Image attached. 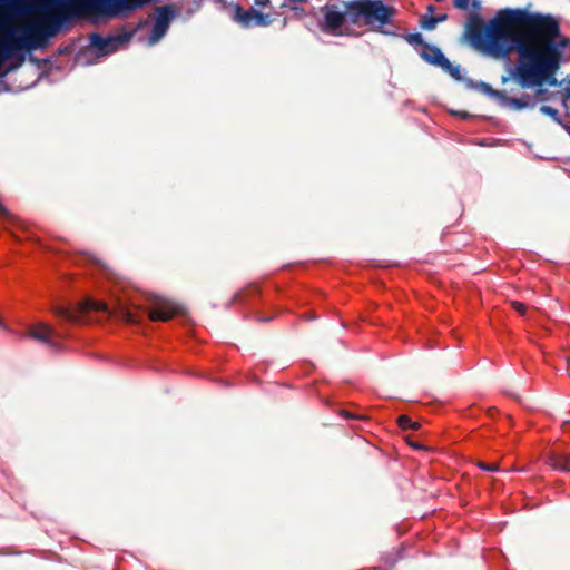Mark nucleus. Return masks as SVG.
<instances>
[{
  "instance_id": "obj_19",
  "label": "nucleus",
  "mask_w": 570,
  "mask_h": 570,
  "mask_svg": "<svg viewBox=\"0 0 570 570\" xmlns=\"http://www.w3.org/2000/svg\"><path fill=\"white\" fill-rule=\"evenodd\" d=\"M553 468L556 470L570 472V459L569 458H560L557 459L553 463Z\"/></svg>"
},
{
  "instance_id": "obj_15",
  "label": "nucleus",
  "mask_w": 570,
  "mask_h": 570,
  "mask_svg": "<svg viewBox=\"0 0 570 570\" xmlns=\"http://www.w3.org/2000/svg\"><path fill=\"white\" fill-rule=\"evenodd\" d=\"M90 45L104 53L107 49L105 37L99 33L90 35Z\"/></svg>"
},
{
  "instance_id": "obj_18",
  "label": "nucleus",
  "mask_w": 570,
  "mask_h": 570,
  "mask_svg": "<svg viewBox=\"0 0 570 570\" xmlns=\"http://www.w3.org/2000/svg\"><path fill=\"white\" fill-rule=\"evenodd\" d=\"M121 316L128 323L136 324L140 322V315L129 308H122Z\"/></svg>"
},
{
  "instance_id": "obj_20",
  "label": "nucleus",
  "mask_w": 570,
  "mask_h": 570,
  "mask_svg": "<svg viewBox=\"0 0 570 570\" xmlns=\"http://www.w3.org/2000/svg\"><path fill=\"white\" fill-rule=\"evenodd\" d=\"M540 112L551 117L554 120H559V111L554 107L542 105L540 107Z\"/></svg>"
},
{
  "instance_id": "obj_7",
  "label": "nucleus",
  "mask_w": 570,
  "mask_h": 570,
  "mask_svg": "<svg viewBox=\"0 0 570 570\" xmlns=\"http://www.w3.org/2000/svg\"><path fill=\"white\" fill-rule=\"evenodd\" d=\"M179 313V306L168 299L159 298L154 302L148 311L150 321H168Z\"/></svg>"
},
{
  "instance_id": "obj_24",
  "label": "nucleus",
  "mask_w": 570,
  "mask_h": 570,
  "mask_svg": "<svg viewBox=\"0 0 570 570\" xmlns=\"http://www.w3.org/2000/svg\"><path fill=\"white\" fill-rule=\"evenodd\" d=\"M254 2L259 7H266L269 3V0H254Z\"/></svg>"
},
{
  "instance_id": "obj_8",
  "label": "nucleus",
  "mask_w": 570,
  "mask_h": 570,
  "mask_svg": "<svg viewBox=\"0 0 570 570\" xmlns=\"http://www.w3.org/2000/svg\"><path fill=\"white\" fill-rule=\"evenodd\" d=\"M420 56L428 63L438 66L440 68H442L448 60L440 48L430 43L425 45V48L420 51Z\"/></svg>"
},
{
  "instance_id": "obj_1",
  "label": "nucleus",
  "mask_w": 570,
  "mask_h": 570,
  "mask_svg": "<svg viewBox=\"0 0 570 570\" xmlns=\"http://www.w3.org/2000/svg\"><path fill=\"white\" fill-rule=\"evenodd\" d=\"M468 35L473 47L494 59H509L517 51L515 77L524 88L540 86L552 76L569 43L554 17L520 8L500 9L485 26L473 16Z\"/></svg>"
},
{
  "instance_id": "obj_25",
  "label": "nucleus",
  "mask_w": 570,
  "mask_h": 570,
  "mask_svg": "<svg viewBox=\"0 0 570 570\" xmlns=\"http://www.w3.org/2000/svg\"><path fill=\"white\" fill-rule=\"evenodd\" d=\"M454 114L460 116L463 119L470 118V114H468L466 111H455Z\"/></svg>"
},
{
  "instance_id": "obj_21",
  "label": "nucleus",
  "mask_w": 570,
  "mask_h": 570,
  "mask_svg": "<svg viewBox=\"0 0 570 570\" xmlns=\"http://www.w3.org/2000/svg\"><path fill=\"white\" fill-rule=\"evenodd\" d=\"M470 6V0H454V7L460 10H468Z\"/></svg>"
},
{
  "instance_id": "obj_22",
  "label": "nucleus",
  "mask_w": 570,
  "mask_h": 570,
  "mask_svg": "<svg viewBox=\"0 0 570 570\" xmlns=\"http://www.w3.org/2000/svg\"><path fill=\"white\" fill-rule=\"evenodd\" d=\"M512 306L519 314L524 315L527 307L523 303L512 302Z\"/></svg>"
},
{
  "instance_id": "obj_9",
  "label": "nucleus",
  "mask_w": 570,
  "mask_h": 570,
  "mask_svg": "<svg viewBox=\"0 0 570 570\" xmlns=\"http://www.w3.org/2000/svg\"><path fill=\"white\" fill-rule=\"evenodd\" d=\"M28 335L31 338L50 345L52 348H58V345L52 341V337L56 336V332L49 325L39 324L38 326L31 328Z\"/></svg>"
},
{
  "instance_id": "obj_29",
  "label": "nucleus",
  "mask_w": 570,
  "mask_h": 570,
  "mask_svg": "<svg viewBox=\"0 0 570 570\" xmlns=\"http://www.w3.org/2000/svg\"><path fill=\"white\" fill-rule=\"evenodd\" d=\"M508 81V77H502V82H507Z\"/></svg>"
},
{
  "instance_id": "obj_11",
  "label": "nucleus",
  "mask_w": 570,
  "mask_h": 570,
  "mask_svg": "<svg viewBox=\"0 0 570 570\" xmlns=\"http://www.w3.org/2000/svg\"><path fill=\"white\" fill-rule=\"evenodd\" d=\"M134 36V31L122 32L118 35H110L105 37L106 40V51L105 53H111L117 51L119 48L126 46Z\"/></svg>"
},
{
  "instance_id": "obj_13",
  "label": "nucleus",
  "mask_w": 570,
  "mask_h": 570,
  "mask_svg": "<svg viewBox=\"0 0 570 570\" xmlns=\"http://www.w3.org/2000/svg\"><path fill=\"white\" fill-rule=\"evenodd\" d=\"M444 72L450 75L456 81H463L465 83V79L461 73L460 65H453L449 59L445 61L443 67L441 68Z\"/></svg>"
},
{
  "instance_id": "obj_27",
  "label": "nucleus",
  "mask_w": 570,
  "mask_h": 570,
  "mask_svg": "<svg viewBox=\"0 0 570 570\" xmlns=\"http://www.w3.org/2000/svg\"><path fill=\"white\" fill-rule=\"evenodd\" d=\"M472 7L474 10H479L481 8L480 0H472Z\"/></svg>"
},
{
  "instance_id": "obj_2",
  "label": "nucleus",
  "mask_w": 570,
  "mask_h": 570,
  "mask_svg": "<svg viewBox=\"0 0 570 570\" xmlns=\"http://www.w3.org/2000/svg\"><path fill=\"white\" fill-rule=\"evenodd\" d=\"M0 8L4 12V18L0 21V32L3 33L2 38L6 41V56L17 57L23 50L45 46L48 39L56 36L69 20L66 14H46L22 28H9L7 24L9 20L26 14L31 9L26 6L24 0H0Z\"/></svg>"
},
{
  "instance_id": "obj_5",
  "label": "nucleus",
  "mask_w": 570,
  "mask_h": 570,
  "mask_svg": "<svg viewBox=\"0 0 570 570\" xmlns=\"http://www.w3.org/2000/svg\"><path fill=\"white\" fill-rule=\"evenodd\" d=\"M180 14V10L173 4H165L155 8V21L148 37V45L159 42L167 33L170 23Z\"/></svg>"
},
{
  "instance_id": "obj_3",
  "label": "nucleus",
  "mask_w": 570,
  "mask_h": 570,
  "mask_svg": "<svg viewBox=\"0 0 570 570\" xmlns=\"http://www.w3.org/2000/svg\"><path fill=\"white\" fill-rule=\"evenodd\" d=\"M322 11L321 29L328 33L338 30L347 19L355 24L362 22L385 36L397 35L393 23L396 9L383 3L382 0H354L343 2V8L337 4H326Z\"/></svg>"
},
{
  "instance_id": "obj_10",
  "label": "nucleus",
  "mask_w": 570,
  "mask_h": 570,
  "mask_svg": "<svg viewBox=\"0 0 570 570\" xmlns=\"http://www.w3.org/2000/svg\"><path fill=\"white\" fill-rule=\"evenodd\" d=\"M465 87L469 89L480 91L481 94L489 96L491 98H494L499 101V104H501L502 99L504 98L505 91L495 90L489 83L483 81L474 82L472 79H465Z\"/></svg>"
},
{
  "instance_id": "obj_16",
  "label": "nucleus",
  "mask_w": 570,
  "mask_h": 570,
  "mask_svg": "<svg viewBox=\"0 0 570 570\" xmlns=\"http://www.w3.org/2000/svg\"><path fill=\"white\" fill-rule=\"evenodd\" d=\"M404 38L407 41V43H410L412 46H421L422 49L425 48V45H428L424 41L423 36L419 32L409 33Z\"/></svg>"
},
{
  "instance_id": "obj_6",
  "label": "nucleus",
  "mask_w": 570,
  "mask_h": 570,
  "mask_svg": "<svg viewBox=\"0 0 570 570\" xmlns=\"http://www.w3.org/2000/svg\"><path fill=\"white\" fill-rule=\"evenodd\" d=\"M234 18L245 28L254 26H267L271 23V18L268 14H264L254 8L245 10L239 4L235 7Z\"/></svg>"
},
{
  "instance_id": "obj_17",
  "label": "nucleus",
  "mask_w": 570,
  "mask_h": 570,
  "mask_svg": "<svg viewBox=\"0 0 570 570\" xmlns=\"http://www.w3.org/2000/svg\"><path fill=\"white\" fill-rule=\"evenodd\" d=\"M397 421H399L400 428L403 430H407V429L417 430L420 426V424L417 422L412 421L406 415H401Z\"/></svg>"
},
{
  "instance_id": "obj_30",
  "label": "nucleus",
  "mask_w": 570,
  "mask_h": 570,
  "mask_svg": "<svg viewBox=\"0 0 570 570\" xmlns=\"http://www.w3.org/2000/svg\"><path fill=\"white\" fill-rule=\"evenodd\" d=\"M0 327L4 328V324L2 323L1 320H0Z\"/></svg>"
},
{
  "instance_id": "obj_14",
  "label": "nucleus",
  "mask_w": 570,
  "mask_h": 570,
  "mask_svg": "<svg viewBox=\"0 0 570 570\" xmlns=\"http://www.w3.org/2000/svg\"><path fill=\"white\" fill-rule=\"evenodd\" d=\"M420 27L423 29V30H434L436 28V20H435V17L433 16H430V14H424L420 18Z\"/></svg>"
},
{
  "instance_id": "obj_26",
  "label": "nucleus",
  "mask_w": 570,
  "mask_h": 570,
  "mask_svg": "<svg viewBox=\"0 0 570 570\" xmlns=\"http://www.w3.org/2000/svg\"><path fill=\"white\" fill-rule=\"evenodd\" d=\"M446 19H448V14H445V13H444V14H440V16H436V17H435L436 23H439V22H443V21H445Z\"/></svg>"
},
{
  "instance_id": "obj_23",
  "label": "nucleus",
  "mask_w": 570,
  "mask_h": 570,
  "mask_svg": "<svg viewBox=\"0 0 570 570\" xmlns=\"http://www.w3.org/2000/svg\"><path fill=\"white\" fill-rule=\"evenodd\" d=\"M479 468L484 471L494 472L498 470V466L495 464H488L484 462L479 463Z\"/></svg>"
},
{
  "instance_id": "obj_4",
  "label": "nucleus",
  "mask_w": 570,
  "mask_h": 570,
  "mask_svg": "<svg viewBox=\"0 0 570 570\" xmlns=\"http://www.w3.org/2000/svg\"><path fill=\"white\" fill-rule=\"evenodd\" d=\"M109 313V308L105 302L86 298L75 306H58L55 314L61 321L69 324H77L82 322L83 315L88 312Z\"/></svg>"
},
{
  "instance_id": "obj_28",
  "label": "nucleus",
  "mask_w": 570,
  "mask_h": 570,
  "mask_svg": "<svg viewBox=\"0 0 570 570\" xmlns=\"http://www.w3.org/2000/svg\"><path fill=\"white\" fill-rule=\"evenodd\" d=\"M434 9H435V7L431 4L428 7V12L432 13L434 11Z\"/></svg>"
},
{
  "instance_id": "obj_12",
  "label": "nucleus",
  "mask_w": 570,
  "mask_h": 570,
  "mask_svg": "<svg viewBox=\"0 0 570 570\" xmlns=\"http://www.w3.org/2000/svg\"><path fill=\"white\" fill-rule=\"evenodd\" d=\"M502 106H509L512 109L521 110L525 108H532L535 106V101L528 95L521 97V98H510L504 92V98L502 99L501 104Z\"/></svg>"
}]
</instances>
